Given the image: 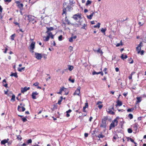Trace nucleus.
Returning a JSON list of instances; mask_svg holds the SVG:
<instances>
[{
	"label": "nucleus",
	"instance_id": "obj_1",
	"mask_svg": "<svg viewBox=\"0 0 146 146\" xmlns=\"http://www.w3.org/2000/svg\"><path fill=\"white\" fill-rule=\"evenodd\" d=\"M119 118L118 117H117L115 119L113 120L111 123L110 125L109 129L111 130L112 128L114 127L115 126H116L118 124V121H117Z\"/></svg>",
	"mask_w": 146,
	"mask_h": 146
},
{
	"label": "nucleus",
	"instance_id": "obj_2",
	"mask_svg": "<svg viewBox=\"0 0 146 146\" xmlns=\"http://www.w3.org/2000/svg\"><path fill=\"white\" fill-rule=\"evenodd\" d=\"M27 17L28 18V20L29 22H32L34 24L36 22L35 20V17L34 16L31 15H28Z\"/></svg>",
	"mask_w": 146,
	"mask_h": 146
},
{
	"label": "nucleus",
	"instance_id": "obj_3",
	"mask_svg": "<svg viewBox=\"0 0 146 146\" xmlns=\"http://www.w3.org/2000/svg\"><path fill=\"white\" fill-rule=\"evenodd\" d=\"M114 108L113 106L112 107H110L106 110L107 111L109 114L114 115L115 113L112 110H114Z\"/></svg>",
	"mask_w": 146,
	"mask_h": 146
},
{
	"label": "nucleus",
	"instance_id": "obj_4",
	"mask_svg": "<svg viewBox=\"0 0 146 146\" xmlns=\"http://www.w3.org/2000/svg\"><path fill=\"white\" fill-rule=\"evenodd\" d=\"M142 42H140V44L136 48V50L137 51L138 54H139L140 53V51H141V47L143 46V45H142Z\"/></svg>",
	"mask_w": 146,
	"mask_h": 146
},
{
	"label": "nucleus",
	"instance_id": "obj_5",
	"mask_svg": "<svg viewBox=\"0 0 146 146\" xmlns=\"http://www.w3.org/2000/svg\"><path fill=\"white\" fill-rule=\"evenodd\" d=\"M35 57L36 59L38 60L40 59L43 56V54L38 53H35Z\"/></svg>",
	"mask_w": 146,
	"mask_h": 146
},
{
	"label": "nucleus",
	"instance_id": "obj_6",
	"mask_svg": "<svg viewBox=\"0 0 146 146\" xmlns=\"http://www.w3.org/2000/svg\"><path fill=\"white\" fill-rule=\"evenodd\" d=\"M73 18V19L76 20L78 19V18L79 19H81V14H80L79 13H78L77 14H75L74 15Z\"/></svg>",
	"mask_w": 146,
	"mask_h": 146
},
{
	"label": "nucleus",
	"instance_id": "obj_7",
	"mask_svg": "<svg viewBox=\"0 0 146 146\" xmlns=\"http://www.w3.org/2000/svg\"><path fill=\"white\" fill-rule=\"evenodd\" d=\"M80 89L81 88L80 86L78 87L77 89L75 90L74 93V95H76L79 96L80 92Z\"/></svg>",
	"mask_w": 146,
	"mask_h": 146
},
{
	"label": "nucleus",
	"instance_id": "obj_8",
	"mask_svg": "<svg viewBox=\"0 0 146 146\" xmlns=\"http://www.w3.org/2000/svg\"><path fill=\"white\" fill-rule=\"evenodd\" d=\"M133 131H135V133H136L137 132V130L138 129V124L137 123H135L133 125Z\"/></svg>",
	"mask_w": 146,
	"mask_h": 146
},
{
	"label": "nucleus",
	"instance_id": "obj_9",
	"mask_svg": "<svg viewBox=\"0 0 146 146\" xmlns=\"http://www.w3.org/2000/svg\"><path fill=\"white\" fill-rule=\"evenodd\" d=\"M38 94L36 92H33L32 93V98L33 99H36V96H37Z\"/></svg>",
	"mask_w": 146,
	"mask_h": 146
},
{
	"label": "nucleus",
	"instance_id": "obj_10",
	"mask_svg": "<svg viewBox=\"0 0 146 146\" xmlns=\"http://www.w3.org/2000/svg\"><path fill=\"white\" fill-rule=\"evenodd\" d=\"M18 110L19 111H24L25 110V108L21 106H18L17 108Z\"/></svg>",
	"mask_w": 146,
	"mask_h": 146
},
{
	"label": "nucleus",
	"instance_id": "obj_11",
	"mask_svg": "<svg viewBox=\"0 0 146 146\" xmlns=\"http://www.w3.org/2000/svg\"><path fill=\"white\" fill-rule=\"evenodd\" d=\"M15 3L17 4V7L19 8H22L23 7V4L22 3H20L19 1H15Z\"/></svg>",
	"mask_w": 146,
	"mask_h": 146
},
{
	"label": "nucleus",
	"instance_id": "obj_12",
	"mask_svg": "<svg viewBox=\"0 0 146 146\" xmlns=\"http://www.w3.org/2000/svg\"><path fill=\"white\" fill-rule=\"evenodd\" d=\"M35 42H32L31 44H30L29 47L30 49L32 50H34L35 48Z\"/></svg>",
	"mask_w": 146,
	"mask_h": 146
},
{
	"label": "nucleus",
	"instance_id": "obj_13",
	"mask_svg": "<svg viewBox=\"0 0 146 146\" xmlns=\"http://www.w3.org/2000/svg\"><path fill=\"white\" fill-rule=\"evenodd\" d=\"M30 89V87H24L23 88H22L21 90V92L22 93H24V92L27 91V90H29Z\"/></svg>",
	"mask_w": 146,
	"mask_h": 146
},
{
	"label": "nucleus",
	"instance_id": "obj_14",
	"mask_svg": "<svg viewBox=\"0 0 146 146\" xmlns=\"http://www.w3.org/2000/svg\"><path fill=\"white\" fill-rule=\"evenodd\" d=\"M77 36H72L69 39V41L70 42H72L73 41V40H74L76 38Z\"/></svg>",
	"mask_w": 146,
	"mask_h": 146
},
{
	"label": "nucleus",
	"instance_id": "obj_15",
	"mask_svg": "<svg viewBox=\"0 0 146 146\" xmlns=\"http://www.w3.org/2000/svg\"><path fill=\"white\" fill-rule=\"evenodd\" d=\"M47 31L46 32V33H48L50 31H53L54 30V28L52 27H50V28L46 27Z\"/></svg>",
	"mask_w": 146,
	"mask_h": 146
},
{
	"label": "nucleus",
	"instance_id": "obj_16",
	"mask_svg": "<svg viewBox=\"0 0 146 146\" xmlns=\"http://www.w3.org/2000/svg\"><path fill=\"white\" fill-rule=\"evenodd\" d=\"M117 104L116 105V106H121L122 104V102L120 101H119V100H118L117 102Z\"/></svg>",
	"mask_w": 146,
	"mask_h": 146
},
{
	"label": "nucleus",
	"instance_id": "obj_17",
	"mask_svg": "<svg viewBox=\"0 0 146 146\" xmlns=\"http://www.w3.org/2000/svg\"><path fill=\"white\" fill-rule=\"evenodd\" d=\"M10 76H14L16 78L18 77V75L17 72H15V73H13L12 72L11 74L10 75Z\"/></svg>",
	"mask_w": 146,
	"mask_h": 146
},
{
	"label": "nucleus",
	"instance_id": "obj_18",
	"mask_svg": "<svg viewBox=\"0 0 146 146\" xmlns=\"http://www.w3.org/2000/svg\"><path fill=\"white\" fill-rule=\"evenodd\" d=\"M68 69L70 71H71L74 68V67L71 65H68Z\"/></svg>",
	"mask_w": 146,
	"mask_h": 146
},
{
	"label": "nucleus",
	"instance_id": "obj_19",
	"mask_svg": "<svg viewBox=\"0 0 146 146\" xmlns=\"http://www.w3.org/2000/svg\"><path fill=\"white\" fill-rule=\"evenodd\" d=\"M66 8H67L68 11H70L73 9L72 7L70 5H68Z\"/></svg>",
	"mask_w": 146,
	"mask_h": 146
},
{
	"label": "nucleus",
	"instance_id": "obj_20",
	"mask_svg": "<svg viewBox=\"0 0 146 146\" xmlns=\"http://www.w3.org/2000/svg\"><path fill=\"white\" fill-rule=\"evenodd\" d=\"M137 101L136 102V103H139L141 101V97H137L136 98Z\"/></svg>",
	"mask_w": 146,
	"mask_h": 146
},
{
	"label": "nucleus",
	"instance_id": "obj_21",
	"mask_svg": "<svg viewBox=\"0 0 146 146\" xmlns=\"http://www.w3.org/2000/svg\"><path fill=\"white\" fill-rule=\"evenodd\" d=\"M107 120V118L106 117H104L103 119L102 120V123L103 124H106V121Z\"/></svg>",
	"mask_w": 146,
	"mask_h": 146
},
{
	"label": "nucleus",
	"instance_id": "obj_22",
	"mask_svg": "<svg viewBox=\"0 0 146 146\" xmlns=\"http://www.w3.org/2000/svg\"><path fill=\"white\" fill-rule=\"evenodd\" d=\"M127 55H124L122 54L121 56V58L122 59H126L127 58Z\"/></svg>",
	"mask_w": 146,
	"mask_h": 146
},
{
	"label": "nucleus",
	"instance_id": "obj_23",
	"mask_svg": "<svg viewBox=\"0 0 146 146\" xmlns=\"http://www.w3.org/2000/svg\"><path fill=\"white\" fill-rule=\"evenodd\" d=\"M25 68V67H22L21 68H18V70L19 72H22L23 70H24Z\"/></svg>",
	"mask_w": 146,
	"mask_h": 146
},
{
	"label": "nucleus",
	"instance_id": "obj_24",
	"mask_svg": "<svg viewBox=\"0 0 146 146\" xmlns=\"http://www.w3.org/2000/svg\"><path fill=\"white\" fill-rule=\"evenodd\" d=\"M15 36V34H14L12 35L10 37H11V39L12 40H14V38Z\"/></svg>",
	"mask_w": 146,
	"mask_h": 146
},
{
	"label": "nucleus",
	"instance_id": "obj_25",
	"mask_svg": "<svg viewBox=\"0 0 146 146\" xmlns=\"http://www.w3.org/2000/svg\"><path fill=\"white\" fill-rule=\"evenodd\" d=\"M7 143V141H6V139H4V140H2L1 141V144H3V145H4L6 143Z\"/></svg>",
	"mask_w": 146,
	"mask_h": 146
},
{
	"label": "nucleus",
	"instance_id": "obj_26",
	"mask_svg": "<svg viewBox=\"0 0 146 146\" xmlns=\"http://www.w3.org/2000/svg\"><path fill=\"white\" fill-rule=\"evenodd\" d=\"M15 96L14 95H13L12 96V98L11 99V101H15Z\"/></svg>",
	"mask_w": 146,
	"mask_h": 146
},
{
	"label": "nucleus",
	"instance_id": "obj_27",
	"mask_svg": "<svg viewBox=\"0 0 146 146\" xmlns=\"http://www.w3.org/2000/svg\"><path fill=\"white\" fill-rule=\"evenodd\" d=\"M66 90H67L66 88H65L64 87H63L60 89V91H61L62 92L63 91H65Z\"/></svg>",
	"mask_w": 146,
	"mask_h": 146
},
{
	"label": "nucleus",
	"instance_id": "obj_28",
	"mask_svg": "<svg viewBox=\"0 0 146 146\" xmlns=\"http://www.w3.org/2000/svg\"><path fill=\"white\" fill-rule=\"evenodd\" d=\"M100 24L99 23H98L96 25L94 26V28L98 27V28H99L100 27Z\"/></svg>",
	"mask_w": 146,
	"mask_h": 146
},
{
	"label": "nucleus",
	"instance_id": "obj_29",
	"mask_svg": "<svg viewBox=\"0 0 146 146\" xmlns=\"http://www.w3.org/2000/svg\"><path fill=\"white\" fill-rule=\"evenodd\" d=\"M99 138H102L104 137V136L102 134H100L99 135L97 136Z\"/></svg>",
	"mask_w": 146,
	"mask_h": 146
},
{
	"label": "nucleus",
	"instance_id": "obj_30",
	"mask_svg": "<svg viewBox=\"0 0 146 146\" xmlns=\"http://www.w3.org/2000/svg\"><path fill=\"white\" fill-rule=\"evenodd\" d=\"M100 73L99 72H96L94 70L92 73V74L93 75H94L95 74H100Z\"/></svg>",
	"mask_w": 146,
	"mask_h": 146
},
{
	"label": "nucleus",
	"instance_id": "obj_31",
	"mask_svg": "<svg viewBox=\"0 0 146 146\" xmlns=\"http://www.w3.org/2000/svg\"><path fill=\"white\" fill-rule=\"evenodd\" d=\"M92 2L88 0L87 1L86 3V5L87 6L89 5H90L91 4Z\"/></svg>",
	"mask_w": 146,
	"mask_h": 146
},
{
	"label": "nucleus",
	"instance_id": "obj_32",
	"mask_svg": "<svg viewBox=\"0 0 146 146\" xmlns=\"http://www.w3.org/2000/svg\"><path fill=\"white\" fill-rule=\"evenodd\" d=\"M93 16L92 15H92L91 14L89 15H87V17L88 19H92V17H93Z\"/></svg>",
	"mask_w": 146,
	"mask_h": 146
},
{
	"label": "nucleus",
	"instance_id": "obj_33",
	"mask_svg": "<svg viewBox=\"0 0 146 146\" xmlns=\"http://www.w3.org/2000/svg\"><path fill=\"white\" fill-rule=\"evenodd\" d=\"M133 60L131 58H130V59L128 60L129 63L130 64H131L133 63Z\"/></svg>",
	"mask_w": 146,
	"mask_h": 146
},
{
	"label": "nucleus",
	"instance_id": "obj_34",
	"mask_svg": "<svg viewBox=\"0 0 146 146\" xmlns=\"http://www.w3.org/2000/svg\"><path fill=\"white\" fill-rule=\"evenodd\" d=\"M106 28L105 29H104L103 28H102L101 30V31L102 32V33H105V32L106 31Z\"/></svg>",
	"mask_w": 146,
	"mask_h": 146
},
{
	"label": "nucleus",
	"instance_id": "obj_35",
	"mask_svg": "<svg viewBox=\"0 0 146 146\" xmlns=\"http://www.w3.org/2000/svg\"><path fill=\"white\" fill-rule=\"evenodd\" d=\"M66 8H64L63 10L62 14H66Z\"/></svg>",
	"mask_w": 146,
	"mask_h": 146
},
{
	"label": "nucleus",
	"instance_id": "obj_36",
	"mask_svg": "<svg viewBox=\"0 0 146 146\" xmlns=\"http://www.w3.org/2000/svg\"><path fill=\"white\" fill-rule=\"evenodd\" d=\"M32 140L31 139L28 140L27 141V144L31 143H32Z\"/></svg>",
	"mask_w": 146,
	"mask_h": 146
},
{
	"label": "nucleus",
	"instance_id": "obj_37",
	"mask_svg": "<svg viewBox=\"0 0 146 146\" xmlns=\"http://www.w3.org/2000/svg\"><path fill=\"white\" fill-rule=\"evenodd\" d=\"M62 35H60L58 37V39L59 41H61L62 40Z\"/></svg>",
	"mask_w": 146,
	"mask_h": 146
},
{
	"label": "nucleus",
	"instance_id": "obj_38",
	"mask_svg": "<svg viewBox=\"0 0 146 146\" xmlns=\"http://www.w3.org/2000/svg\"><path fill=\"white\" fill-rule=\"evenodd\" d=\"M128 117L130 119H132L133 118V115L131 113H130L129 114Z\"/></svg>",
	"mask_w": 146,
	"mask_h": 146
},
{
	"label": "nucleus",
	"instance_id": "obj_39",
	"mask_svg": "<svg viewBox=\"0 0 146 146\" xmlns=\"http://www.w3.org/2000/svg\"><path fill=\"white\" fill-rule=\"evenodd\" d=\"M97 52L98 53H100L101 54V55H102L103 53V52H102V50H101L100 49H99L97 50Z\"/></svg>",
	"mask_w": 146,
	"mask_h": 146
},
{
	"label": "nucleus",
	"instance_id": "obj_40",
	"mask_svg": "<svg viewBox=\"0 0 146 146\" xmlns=\"http://www.w3.org/2000/svg\"><path fill=\"white\" fill-rule=\"evenodd\" d=\"M21 119H22V120L23 122H25L26 121H27V119H26V117H21Z\"/></svg>",
	"mask_w": 146,
	"mask_h": 146
},
{
	"label": "nucleus",
	"instance_id": "obj_41",
	"mask_svg": "<svg viewBox=\"0 0 146 146\" xmlns=\"http://www.w3.org/2000/svg\"><path fill=\"white\" fill-rule=\"evenodd\" d=\"M87 26V25L84 24L83 26L81 27V29H86L85 27Z\"/></svg>",
	"mask_w": 146,
	"mask_h": 146
},
{
	"label": "nucleus",
	"instance_id": "obj_42",
	"mask_svg": "<svg viewBox=\"0 0 146 146\" xmlns=\"http://www.w3.org/2000/svg\"><path fill=\"white\" fill-rule=\"evenodd\" d=\"M128 132L129 133H131L132 132V130L131 128H129L127 130Z\"/></svg>",
	"mask_w": 146,
	"mask_h": 146
},
{
	"label": "nucleus",
	"instance_id": "obj_43",
	"mask_svg": "<svg viewBox=\"0 0 146 146\" xmlns=\"http://www.w3.org/2000/svg\"><path fill=\"white\" fill-rule=\"evenodd\" d=\"M17 139L20 140H21L22 139V138L20 135H18L17 136Z\"/></svg>",
	"mask_w": 146,
	"mask_h": 146
},
{
	"label": "nucleus",
	"instance_id": "obj_44",
	"mask_svg": "<svg viewBox=\"0 0 146 146\" xmlns=\"http://www.w3.org/2000/svg\"><path fill=\"white\" fill-rule=\"evenodd\" d=\"M68 80L69 81H70L71 82H72V83H74V79H73L71 80V79L70 77V78Z\"/></svg>",
	"mask_w": 146,
	"mask_h": 146
},
{
	"label": "nucleus",
	"instance_id": "obj_45",
	"mask_svg": "<svg viewBox=\"0 0 146 146\" xmlns=\"http://www.w3.org/2000/svg\"><path fill=\"white\" fill-rule=\"evenodd\" d=\"M70 3V5H72L74 3V0H69Z\"/></svg>",
	"mask_w": 146,
	"mask_h": 146
},
{
	"label": "nucleus",
	"instance_id": "obj_46",
	"mask_svg": "<svg viewBox=\"0 0 146 146\" xmlns=\"http://www.w3.org/2000/svg\"><path fill=\"white\" fill-rule=\"evenodd\" d=\"M39 83L38 82H36L33 84V85L35 86H38Z\"/></svg>",
	"mask_w": 146,
	"mask_h": 146
},
{
	"label": "nucleus",
	"instance_id": "obj_47",
	"mask_svg": "<svg viewBox=\"0 0 146 146\" xmlns=\"http://www.w3.org/2000/svg\"><path fill=\"white\" fill-rule=\"evenodd\" d=\"M101 127H106V124L102 123L100 125Z\"/></svg>",
	"mask_w": 146,
	"mask_h": 146
},
{
	"label": "nucleus",
	"instance_id": "obj_48",
	"mask_svg": "<svg viewBox=\"0 0 146 146\" xmlns=\"http://www.w3.org/2000/svg\"><path fill=\"white\" fill-rule=\"evenodd\" d=\"M46 33L48 34V36H49V37H50L51 35H53L52 34V33H51V32H48V33Z\"/></svg>",
	"mask_w": 146,
	"mask_h": 146
},
{
	"label": "nucleus",
	"instance_id": "obj_49",
	"mask_svg": "<svg viewBox=\"0 0 146 146\" xmlns=\"http://www.w3.org/2000/svg\"><path fill=\"white\" fill-rule=\"evenodd\" d=\"M49 36H47L46 37V39H45V41H47L49 40Z\"/></svg>",
	"mask_w": 146,
	"mask_h": 146
},
{
	"label": "nucleus",
	"instance_id": "obj_50",
	"mask_svg": "<svg viewBox=\"0 0 146 146\" xmlns=\"http://www.w3.org/2000/svg\"><path fill=\"white\" fill-rule=\"evenodd\" d=\"M103 106L102 105H98V107L100 109H101L103 107Z\"/></svg>",
	"mask_w": 146,
	"mask_h": 146
},
{
	"label": "nucleus",
	"instance_id": "obj_51",
	"mask_svg": "<svg viewBox=\"0 0 146 146\" xmlns=\"http://www.w3.org/2000/svg\"><path fill=\"white\" fill-rule=\"evenodd\" d=\"M144 51L143 50H141L140 51V54H141V55H143V54H144Z\"/></svg>",
	"mask_w": 146,
	"mask_h": 146
},
{
	"label": "nucleus",
	"instance_id": "obj_52",
	"mask_svg": "<svg viewBox=\"0 0 146 146\" xmlns=\"http://www.w3.org/2000/svg\"><path fill=\"white\" fill-rule=\"evenodd\" d=\"M73 47H72V46H70L69 48V49L70 50V52H71V51H72L73 50Z\"/></svg>",
	"mask_w": 146,
	"mask_h": 146
},
{
	"label": "nucleus",
	"instance_id": "obj_53",
	"mask_svg": "<svg viewBox=\"0 0 146 146\" xmlns=\"http://www.w3.org/2000/svg\"><path fill=\"white\" fill-rule=\"evenodd\" d=\"M133 109H129L127 110V111L129 112H131L133 111Z\"/></svg>",
	"mask_w": 146,
	"mask_h": 146
},
{
	"label": "nucleus",
	"instance_id": "obj_54",
	"mask_svg": "<svg viewBox=\"0 0 146 146\" xmlns=\"http://www.w3.org/2000/svg\"><path fill=\"white\" fill-rule=\"evenodd\" d=\"M65 21H66L67 22L68 24H70V21L68 19H66Z\"/></svg>",
	"mask_w": 146,
	"mask_h": 146
},
{
	"label": "nucleus",
	"instance_id": "obj_55",
	"mask_svg": "<svg viewBox=\"0 0 146 146\" xmlns=\"http://www.w3.org/2000/svg\"><path fill=\"white\" fill-rule=\"evenodd\" d=\"M3 8L0 5V13H1L2 12Z\"/></svg>",
	"mask_w": 146,
	"mask_h": 146
},
{
	"label": "nucleus",
	"instance_id": "obj_56",
	"mask_svg": "<svg viewBox=\"0 0 146 146\" xmlns=\"http://www.w3.org/2000/svg\"><path fill=\"white\" fill-rule=\"evenodd\" d=\"M12 0H4V1L5 2H8L9 3Z\"/></svg>",
	"mask_w": 146,
	"mask_h": 146
},
{
	"label": "nucleus",
	"instance_id": "obj_57",
	"mask_svg": "<svg viewBox=\"0 0 146 146\" xmlns=\"http://www.w3.org/2000/svg\"><path fill=\"white\" fill-rule=\"evenodd\" d=\"M62 101L61 100H59L58 102V104L59 105L60 104Z\"/></svg>",
	"mask_w": 146,
	"mask_h": 146
},
{
	"label": "nucleus",
	"instance_id": "obj_58",
	"mask_svg": "<svg viewBox=\"0 0 146 146\" xmlns=\"http://www.w3.org/2000/svg\"><path fill=\"white\" fill-rule=\"evenodd\" d=\"M102 102L101 101H98L97 103V105H100V104H102Z\"/></svg>",
	"mask_w": 146,
	"mask_h": 146
},
{
	"label": "nucleus",
	"instance_id": "obj_59",
	"mask_svg": "<svg viewBox=\"0 0 146 146\" xmlns=\"http://www.w3.org/2000/svg\"><path fill=\"white\" fill-rule=\"evenodd\" d=\"M71 111H72V110H71L70 109V110H69L68 111H66V113H69L71 112Z\"/></svg>",
	"mask_w": 146,
	"mask_h": 146
},
{
	"label": "nucleus",
	"instance_id": "obj_60",
	"mask_svg": "<svg viewBox=\"0 0 146 146\" xmlns=\"http://www.w3.org/2000/svg\"><path fill=\"white\" fill-rule=\"evenodd\" d=\"M118 110L119 112L121 111L122 112H123L124 111V110L123 109H118Z\"/></svg>",
	"mask_w": 146,
	"mask_h": 146
},
{
	"label": "nucleus",
	"instance_id": "obj_61",
	"mask_svg": "<svg viewBox=\"0 0 146 146\" xmlns=\"http://www.w3.org/2000/svg\"><path fill=\"white\" fill-rule=\"evenodd\" d=\"M88 135V134L86 133H84V136L85 137H87Z\"/></svg>",
	"mask_w": 146,
	"mask_h": 146
},
{
	"label": "nucleus",
	"instance_id": "obj_62",
	"mask_svg": "<svg viewBox=\"0 0 146 146\" xmlns=\"http://www.w3.org/2000/svg\"><path fill=\"white\" fill-rule=\"evenodd\" d=\"M20 106L22 107H24L25 106V105L24 104H23L22 103H20Z\"/></svg>",
	"mask_w": 146,
	"mask_h": 146
},
{
	"label": "nucleus",
	"instance_id": "obj_63",
	"mask_svg": "<svg viewBox=\"0 0 146 146\" xmlns=\"http://www.w3.org/2000/svg\"><path fill=\"white\" fill-rule=\"evenodd\" d=\"M7 50H8L7 48H6L5 51L4 52L5 53H6L7 52Z\"/></svg>",
	"mask_w": 146,
	"mask_h": 146
},
{
	"label": "nucleus",
	"instance_id": "obj_64",
	"mask_svg": "<svg viewBox=\"0 0 146 146\" xmlns=\"http://www.w3.org/2000/svg\"><path fill=\"white\" fill-rule=\"evenodd\" d=\"M115 71L117 72H118L119 71V69L118 68H115Z\"/></svg>",
	"mask_w": 146,
	"mask_h": 146
}]
</instances>
